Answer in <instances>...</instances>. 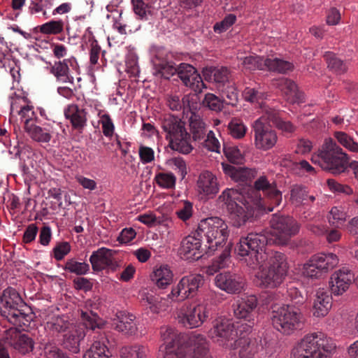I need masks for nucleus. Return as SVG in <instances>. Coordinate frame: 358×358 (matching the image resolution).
<instances>
[{"label": "nucleus", "mask_w": 358, "mask_h": 358, "mask_svg": "<svg viewBox=\"0 0 358 358\" xmlns=\"http://www.w3.org/2000/svg\"><path fill=\"white\" fill-rule=\"evenodd\" d=\"M334 137L341 145L348 151L358 153V143L348 134L344 131H335Z\"/></svg>", "instance_id": "nucleus-42"}, {"label": "nucleus", "mask_w": 358, "mask_h": 358, "mask_svg": "<svg viewBox=\"0 0 358 358\" xmlns=\"http://www.w3.org/2000/svg\"><path fill=\"white\" fill-rule=\"evenodd\" d=\"M48 325L50 330L57 333H67L72 329V327L76 326L64 317H57L53 319L52 322L48 323Z\"/></svg>", "instance_id": "nucleus-47"}, {"label": "nucleus", "mask_w": 358, "mask_h": 358, "mask_svg": "<svg viewBox=\"0 0 358 358\" xmlns=\"http://www.w3.org/2000/svg\"><path fill=\"white\" fill-rule=\"evenodd\" d=\"M169 164L174 170L178 171L182 179L185 177L187 174V166L185 162L182 157H173L169 160Z\"/></svg>", "instance_id": "nucleus-64"}, {"label": "nucleus", "mask_w": 358, "mask_h": 358, "mask_svg": "<svg viewBox=\"0 0 358 358\" xmlns=\"http://www.w3.org/2000/svg\"><path fill=\"white\" fill-rule=\"evenodd\" d=\"M210 308L206 303L190 306L187 311L179 316V322L184 327L193 329L200 327L209 317Z\"/></svg>", "instance_id": "nucleus-15"}, {"label": "nucleus", "mask_w": 358, "mask_h": 358, "mask_svg": "<svg viewBox=\"0 0 358 358\" xmlns=\"http://www.w3.org/2000/svg\"><path fill=\"white\" fill-rule=\"evenodd\" d=\"M209 73L219 88L234 80L231 71L227 67L214 68L210 69Z\"/></svg>", "instance_id": "nucleus-41"}, {"label": "nucleus", "mask_w": 358, "mask_h": 358, "mask_svg": "<svg viewBox=\"0 0 358 358\" xmlns=\"http://www.w3.org/2000/svg\"><path fill=\"white\" fill-rule=\"evenodd\" d=\"M215 283L217 287L229 294L240 293L243 289V279L229 272L220 273L215 276Z\"/></svg>", "instance_id": "nucleus-24"}, {"label": "nucleus", "mask_w": 358, "mask_h": 358, "mask_svg": "<svg viewBox=\"0 0 358 358\" xmlns=\"http://www.w3.org/2000/svg\"><path fill=\"white\" fill-rule=\"evenodd\" d=\"M332 299L323 289L317 290L313 304V315L322 317L327 315L331 308Z\"/></svg>", "instance_id": "nucleus-34"}, {"label": "nucleus", "mask_w": 358, "mask_h": 358, "mask_svg": "<svg viewBox=\"0 0 358 358\" xmlns=\"http://www.w3.org/2000/svg\"><path fill=\"white\" fill-rule=\"evenodd\" d=\"M236 252L241 257V260L251 268L255 269L261 266L270 254L266 248H238Z\"/></svg>", "instance_id": "nucleus-20"}, {"label": "nucleus", "mask_w": 358, "mask_h": 358, "mask_svg": "<svg viewBox=\"0 0 358 358\" xmlns=\"http://www.w3.org/2000/svg\"><path fill=\"white\" fill-rule=\"evenodd\" d=\"M236 21V16L234 14H229L220 22H217L214 25V31L218 34L224 32L229 29V27H231Z\"/></svg>", "instance_id": "nucleus-59"}, {"label": "nucleus", "mask_w": 358, "mask_h": 358, "mask_svg": "<svg viewBox=\"0 0 358 358\" xmlns=\"http://www.w3.org/2000/svg\"><path fill=\"white\" fill-rule=\"evenodd\" d=\"M224 171L232 180L238 182H248L251 181L257 174L255 169L234 165L223 164Z\"/></svg>", "instance_id": "nucleus-33"}, {"label": "nucleus", "mask_w": 358, "mask_h": 358, "mask_svg": "<svg viewBox=\"0 0 358 358\" xmlns=\"http://www.w3.org/2000/svg\"><path fill=\"white\" fill-rule=\"evenodd\" d=\"M273 85L282 92L289 102L292 103L305 102L304 94L299 90L293 80L287 78H280L274 80Z\"/></svg>", "instance_id": "nucleus-23"}, {"label": "nucleus", "mask_w": 358, "mask_h": 358, "mask_svg": "<svg viewBox=\"0 0 358 358\" xmlns=\"http://www.w3.org/2000/svg\"><path fill=\"white\" fill-rule=\"evenodd\" d=\"M338 256L332 252L318 253L311 257L303 265L304 275L310 278H320L338 264Z\"/></svg>", "instance_id": "nucleus-11"}, {"label": "nucleus", "mask_w": 358, "mask_h": 358, "mask_svg": "<svg viewBox=\"0 0 358 358\" xmlns=\"http://www.w3.org/2000/svg\"><path fill=\"white\" fill-rule=\"evenodd\" d=\"M80 316L83 321V324L87 329L94 330L96 327H98L97 320L99 319V316L97 314L94 313L92 311L87 312L81 310Z\"/></svg>", "instance_id": "nucleus-61"}, {"label": "nucleus", "mask_w": 358, "mask_h": 358, "mask_svg": "<svg viewBox=\"0 0 358 358\" xmlns=\"http://www.w3.org/2000/svg\"><path fill=\"white\" fill-rule=\"evenodd\" d=\"M263 64H264V61L261 57L255 55L246 57L243 61L244 68L250 71L261 69Z\"/></svg>", "instance_id": "nucleus-60"}, {"label": "nucleus", "mask_w": 358, "mask_h": 358, "mask_svg": "<svg viewBox=\"0 0 358 358\" xmlns=\"http://www.w3.org/2000/svg\"><path fill=\"white\" fill-rule=\"evenodd\" d=\"M1 303V315L9 322L22 327L29 322V315L24 310L27 305L14 288L8 287L3 292Z\"/></svg>", "instance_id": "nucleus-7"}, {"label": "nucleus", "mask_w": 358, "mask_h": 358, "mask_svg": "<svg viewBox=\"0 0 358 358\" xmlns=\"http://www.w3.org/2000/svg\"><path fill=\"white\" fill-rule=\"evenodd\" d=\"M202 104L204 107L216 112L221 111L223 108V101L212 93H207L205 95Z\"/></svg>", "instance_id": "nucleus-53"}, {"label": "nucleus", "mask_w": 358, "mask_h": 358, "mask_svg": "<svg viewBox=\"0 0 358 358\" xmlns=\"http://www.w3.org/2000/svg\"><path fill=\"white\" fill-rule=\"evenodd\" d=\"M240 243L241 246H243V244L247 246H279L282 242L280 238L273 235L268 237L262 234L250 233L246 237L241 238Z\"/></svg>", "instance_id": "nucleus-29"}, {"label": "nucleus", "mask_w": 358, "mask_h": 358, "mask_svg": "<svg viewBox=\"0 0 358 358\" xmlns=\"http://www.w3.org/2000/svg\"><path fill=\"white\" fill-rule=\"evenodd\" d=\"M233 345L229 349L240 348L239 355L241 358H250L257 352L255 343L244 336L236 339Z\"/></svg>", "instance_id": "nucleus-37"}, {"label": "nucleus", "mask_w": 358, "mask_h": 358, "mask_svg": "<svg viewBox=\"0 0 358 358\" xmlns=\"http://www.w3.org/2000/svg\"><path fill=\"white\" fill-rule=\"evenodd\" d=\"M182 83L191 88L196 93H200L206 87L201 76L196 69L190 64L182 63L177 68L176 72Z\"/></svg>", "instance_id": "nucleus-19"}, {"label": "nucleus", "mask_w": 358, "mask_h": 358, "mask_svg": "<svg viewBox=\"0 0 358 358\" xmlns=\"http://www.w3.org/2000/svg\"><path fill=\"white\" fill-rule=\"evenodd\" d=\"M152 279L158 287L164 289L172 282L173 274L166 266H161L154 271Z\"/></svg>", "instance_id": "nucleus-39"}, {"label": "nucleus", "mask_w": 358, "mask_h": 358, "mask_svg": "<svg viewBox=\"0 0 358 358\" xmlns=\"http://www.w3.org/2000/svg\"><path fill=\"white\" fill-rule=\"evenodd\" d=\"M64 269L78 275H82L89 271L90 265L85 262H78L71 259L66 262Z\"/></svg>", "instance_id": "nucleus-49"}, {"label": "nucleus", "mask_w": 358, "mask_h": 358, "mask_svg": "<svg viewBox=\"0 0 358 358\" xmlns=\"http://www.w3.org/2000/svg\"><path fill=\"white\" fill-rule=\"evenodd\" d=\"M264 65L270 71H276L280 73H287L294 69L292 63L280 58H267L264 60Z\"/></svg>", "instance_id": "nucleus-40"}, {"label": "nucleus", "mask_w": 358, "mask_h": 358, "mask_svg": "<svg viewBox=\"0 0 358 358\" xmlns=\"http://www.w3.org/2000/svg\"><path fill=\"white\" fill-rule=\"evenodd\" d=\"M122 358H146L145 348L142 345L124 346L120 350Z\"/></svg>", "instance_id": "nucleus-45"}, {"label": "nucleus", "mask_w": 358, "mask_h": 358, "mask_svg": "<svg viewBox=\"0 0 358 358\" xmlns=\"http://www.w3.org/2000/svg\"><path fill=\"white\" fill-rule=\"evenodd\" d=\"M354 273L348 268L343 267L335 271L329 278V289L334 296H341L348 290L352 280Z\"/></svg>", "instance_id": "nucleus-16"}, {"label": "nucleus", "mask_w": 358, "mask_h": 358, "mask_svg": "<svg viewBox=\"0 0 358 358\" xmlns=\"http://www.w3.org/2000/svg\"><path fill=\"white\" fill-rule=\"evenodd\" d=\"M269 124L264 112L262 116L252 124L254 145L258 150L268 151L272 149L278 142V134Z\"/></svg>", "instance_id": "nucleus-10"}, {"label": "nucleus", "mask_w": 358, "mask_h": 358, "mask_svg": "<svg viewBox=\"0 0 358 358\" xmlns=\"http://www.w3.org/2000/svg\"><path fill=\"white\" fill-rule=\"evenodd\" d=\"M64 23L62 20H50L38 27L40 32L47 35H57L62 33L64 30Z\"/></svg>", "instance_id": "nucleus-44"}, {"label": "nucleus", "mask_w": 358, "mask_h": 358, "mask_svg": "<svg viewBox=\"0 0 358 358\" xmlns=\"http://www.w3.org/2000/svg\"><path fill=\"white\" fill-rule=\"evenodd\" d=\"M102 132L106 137H111L114 133L115 127L108 114H103L101 116Z\"/></svg>", "instance_id": "nucleus-63"}, {"label": "nucleus", "mask_w": 358, "mask_h": 358, "mask_svg": "<svg viewBox=\"0 0 358 358\" xmlns=\"http://www.w3.org/2000/svg\"><path fill=\"white\" fill-rule=\"evenodd\" d=\"M178 66L171 61H168L158 57L154 62V74L156 76L169 79L172 76L176 73Z\"/></svg>", "instance_id": "nucleus-35"}, {"label": "nucleus", "mask_w": 358, "mask_h": 358, "mask_svg": "<svg viewBox=\"0 0 358 358\" xmlns=\"http://www.w3.org/2000/svg\"><path fill=\"white\" fill-rule=\"evenodd\" d=\"M5 341L22 354L28 353L34 349L33 340L28 335L21 334L17 328H10L5 331Z\"/></svg>", "instance_id": "nucleus-21"}, {"label": "nucleus", "mask_w": 358, "mask_h": 358, "mask_svg": "<svg viewBox=\"0 0 358 358\" xmlns=\"http://www.w3.org/2000/svg\"><path fill=\"white\" fill-rule=\"evenodd\" d=\"M257 306V299L250 295L238 299L234 304V313L237 318H255V310Z\"/></svg>", "instance_id": "nucleus-27"}, {"label": "nucleus", "mask_w": 358, "mask_h": 358, "mask_svg": "<svg viewBox=\"0 0 358 358\" xmlns=\"http://www.w3.org/2000/svg\"><path fill=\"white\" fill-rule=\"evenodd\" d=\"M345 217V213L341 208L334 206L329 212L328 220L330 224L338 227L344 223Z\"/></svg>", "instance_id": "nucleus-54"}, {"label": "nucleus", "mask_w": 358, "mask_h": 358, "mask_svg": "<svg viewBox=\"0 0 358 358\" xmlns=\"http://www.w3.org/2000/svg\"><path fill=\"white\" fill-rule=\"evenodd\" d=\"M229 134L235 138H241L245 136L247 127L243 122L236 118L232 119L228 125Z\"/></svg>", "instance_id": "nucleus-52"}, {"label": "nucleus", "mask_w": 358, "mask_h": 358, "mask_svg": "<svg viewBox=\"0 0 358 358\" xmlns=\"http://www.w3.org/2000/svg\"><path fill=\"white\" fill-rule=\"evenodd\" d=\"M189 127L194 141L205 139L208 134L206 124L200 116L194 113L189 117Z\"/></svg>", "instance_id": "nucleus-36"}, {"label": "nucleus", "mask_w": 358, "mask_h": 358, "mask_svg": "<svg viewBox=\"0 0 358 358\" xmlns=\"http://www.w3.org/2000/svg\"><path fill=\"white\" fill-rule=\"evenodd\" d=\"M227 224L218 217H210L201 220L196 231L185 237L181 246H201L203 240L206 243L212 244L213 239L225 229H227Z\"/></svg>", "instance_id": "nucleus-8"}, {"label": "nucleus", "mask_w": 358, "mask_h": 358, "mask_svg": "<svg viewBox=\"0 0 358 358\" xmlns=\"http://www.w3.org/2000/svg\"><path fill=\"white\" fill-rule=\"evenodd\" d=\"M115 252V251L107 248H100L98 250L94 252L90 259L92 269L94 271H100L106 268H110L115 271L118 266L113 257Z\"/></svg>", "instance_id": "nucleus-22"}, {"label": "nucleus", "mask_w": 358, "mask_h": 358, "mask_svg": "<svg viewBox=\"0 0 358 358\" xmlns=\"http://www.w3.org/2000/svg\"><path fill=\"white\" fill-rule=\"evenodd\" d=\"M198 192L204 196H213L219 191L217 178L211 172L201 173L197 181Z\"/></svg>", "instance_id": "nucleus-28"}, {"label": "nucleus", "mask_w": 358, "mask_h": 358, "mask_svg": "<svg viewBox=\"0 0 358 358\" xmlns=\"http://www.w3.org/2000/svg\"><path fill=\"white\" fill-rule=\"evenodd\" d=\"M49 65L50 66H48L47 69L55 77L57 81L62 83L73 84L74 78L71 75L70 67L73 69H78L77 60L75 57L64 59L55 62L54 64L49 63Z\"/></svg>", "instance_id": "nucleus-17"}, {"label": "nucleus", "mask_w": 358, "mask_h": 358, "mask_svg": "<svg viewBox=\"0 0 358 358\" xmlns=\"http://www.w3.org/2000/svg\"><path fill=\"white\" fill-rule=\"evenodd\" d=\"M161 125L172 150L182 154H188L192 150L190 135L186 131L185 124L180 118L166 115L162 120Z\"/></svg>", "instance_id": "nucleus-5"}, {"label": "nucleus", "mask_w": 358, "mask_h": 358, "mask_svg": "<svg viewBox=\"0 0 358 358\" xmlns=\"http://www.w3.org/2000/svg\"><path fill=\"white\" fill-rule=\"evenodd\" d=\"M25 131L34 141L39 143H48L55 134L54 124L45 122L37 124L34 122L29 127H27Z\"/></svg>", "instance_id": "nucleus-25"}, {"label": "nucleus", "mask_w": 358, "mask_h": 358, "mask_svg": "<svg viewBox=\"0 0 358 358\" xmlns=\"http://www.w3.org/2000/svg\"><path fill=\"white\" fill-rule=\"evenodd\" d=\"M108 353V349L104 343L100 341H95L84 354L83 358H100L103 355Z\"/></svg>", "instance_id": "nucleus-51"}, {"label": "nucleus", "mask_w": 358, "mask_h": 358, "mask_svg": "<svg viewBox=\"0 0 358 358\" xmlns=\"http://www.w3.org/2000/svg\"><path fill=\"white\" fill-rule=\"evenodd\" d=\"M64 115L74 129L81 131L86 126L87 112L76 104H71L64 110Z\"/></svg>", "instance_id": "nucleus-31"}, {"label": "nucleus", "mask_w": 358, "mask_h": 358, "mask_svg": "<svg viewBox=\"0 0 358 358\" xmlns=\"http://www.w3.org/2000/svg\"><path fill=\"white\" fill-rule=\"evenodd\" d=\"M223 150L225 156L231 163L238 164L243 159L242 152L236 146L224 145Z\"/></svg>", "instance_id": "nucleus-57"}, {"label": "nucleus", "mask_w": 358, "mask_h": 358, "mask_svg": "<svg viewBox=\"0 0 358 358\" xmlns=\"http://www.w3.org/2000/svg\"><path fill=\"white\" fill-rule=\"evenodd\" d=\"M308 191L301 185H293L291 189L290 198L292 202L296 204L303 203L307 200Z\"/></svg>", "instance_id": "nucleus-55"}, {"label": "nucleus", "mask_w": 358, "mask_h": 358, "mask_svg": "<svg viewBox=\"0 0 358 358\" xmlns=\"http://www.w3.org/2000/svg\"><path fill=\"white\" fill-rule=\"evenodd\" d=\"M17 115L24 123V130L34 122H38L33 106L27 104L24 99H15L11 102L9 121H15Z\"/></svg>", "instance_id": "nucleus-18"}, {"label": "nucleus", "mask_w": 358, "mask_h": 358, "mask_svg": "<svg viewBox=\"0 0 358 358\" xmlns=\"http://www.w3.org/2000/svg\"><path fill=\"white\" fill-rule=\"evenodd\" d=\"M44 355L46 358H70L66 352L51 343L44 346Z\"/></svg>", "instance_id": "nucleus-56"}, {"label": "nucleus", "mask_w": 358, "mask_h": 358, "mask_svg": "<svg viewBox=\"0 0 358 358\" xmlns=\"http://www.w3.org/2000/svg\"><path fill=\"white\" fill-rule=\"evenodd\" d=\"M270 225L273 233V234L278 238L282 240V244L279 246L285 245V238L287 236L294 235L299 231V223L292 217L284 216L280 214H273L270 220Z\"/></svg>", "instance_id": "nucleus-14"}, {"label": "nucleus", "mask_w": 358, "mask_h": 358, "mask_svg": "<svg viewBox=\"0 0 358 358\" xmlns=\"http://www.w3.org/2000/svg\"><path fill=\"white\" fill-rule=\"evenodd\" d=\"M335 349V344L327 337L309 334L294 346L291 358H327Z\"/></svg>", "instance_id": "nucleus-4"}, {"label": "nucleus", "mask_w": 358, "mask_h": 358, "mask_svg": "<svg viewBox=\"0 0 358 358\" xmlns=\"http://www.w3.org/2000/svg\"><path fill=\"white\" fill-rule=\"evenodd\" d=\"M192 213L193 205L189 201H184L182 206L176 211L178 217L184 222L188 220L192 216Z\"/></svg>", "instance_id": "nucleus-62"}, {"label": "nucleus", "mask_w": 358, "mask_h": 358, "mask_svg": "<svg viewBox=\"0 0 358 358\" xmlns=\"http://www.w3.org/2000/svg\"><path fill=\"white\" fill-rule=\"evenodd\" d=\"M327 67L336 74H343L348 70L346 63L332 52H326L323 55Z\"/></svg>", "instance_id": "nucleus-38"}, {"label": "nucleus", "mask_w": 358, "mask_h": 358, "mask_svg": "<svg viewBox=\"0 0 358 358\" xmlns=\"http://www.w3.org/2000/svg\"><path fill=\"white\" fill-rule=\"evenodd\" d=\"M85 336L83 328L80 325L72 327V329L64 335L63 346L69 352L77 354L80 352V342Z\"/></svg>", "instance_id": "nucleus-32"}, {"label": "nucleus", "mask_w": 358, "mask_h": 358, "mask_svg": "<svg viewBox=\"0 0 358 358\" xmlns=\"http://www.w3.org/2000/svg\"><path fill=\"white\" fill-rule=\"evenodd\" d=\"M220 89L223 96L227 99V104L236 106L238 101V90L235 82L233 80Z\"/></svg>", "instance_id": "nucleus-48"}, {"label": "nucleus", "mask_w": 358, "mask_h": 358, "mask_svg": "<svg viewBox=\"0 0 358 358\" xmlns=\"http://www.w3.org/2000/svg\"><path fill=\"white\" fill-rule=\"evenodd\" d=\"M178 252L181 259L189 262L199 260L204 255L200 248H179Z\"/></svg>", "instance_id": "nucleus-50"}, {"label": "nucleus", "mask_w": 358, "mask_h": 358, "mask_svg": "<svg viewBox=\"0 0 358 358\" xmlns=\"http://www.w3.org/2000/svg\"><path fill=\"white\" fill-rule=\"evenodd\" d=\"M136 317L129 313L120 311L115 315L113 324L117 331L127 336L135 334L138 330L135 322Z\"/></svg>", "instance_id": "nucleus-26"}, {"label": "nucleus", "mask_w": 358, "mask_h": 358, "mask_svg": "<svg viewBox=\"0 0 358 358\" xmlns=\"http://www.w3.org/2000/svg\"><path fill=\"white\" fill-rule=\"evenodd\" d=\"M213 338L227 348L233 347L237 337V333L231 320L225 317H218L213 322V328L210 330Z\"/></svg>", "instance_id": "nucleus-12"}, {"label": "nucleus", "mask_w": 358, "mask_h": 358, "mask_svg": "<svg viewBox=\"0 0 358 358\" xmlns=\"http://www.w3.org/2000/svg\"><path fill=\"white\" fill-rule=\"evenodd\" d=\"M323 170L334 175L345 173L350 167L358 180V162H350L349 155L332 138L325 139L317 155L311 158Z\"/></svg>", "instance_id": "nucleus-3"}, {"label": "nucleus", "mask_w": 358, "mask_h": 358, "mask_svg": "<svg viewBox=\"0 0 358 358\" xmlns=\"http://www.w3.org/2000/svg\"><path fill=\"white\" fill-rule=\"evenodd\" d=\"M267 266L262 268L256 276L260 280V285L266 288H275L285 280L288 264L285 255L280 252L270 250Z\"/></svg>", "instance_id": "nucleus-6"}, {"label": "nucleus", "mask_w": 358, "mask_h": 358, "mask_svg": "<svg viewBox=\"0 0 358 358\" xmlns=\"http://www.w3.org/2000/svg\"><path fill=\"white\" fill-rule=\"evenodd\" d=\"M161 336L166 344L164 358H211L203 339L188 342L185 334L171 327L162 329Z\"/></svg>", "instance_id": "nucleus-2"}, {"label": "nucleus", "mask_w": 358, "mask_h": 358, "mask_svg": "<svg viewBox=\"0 0 358 358\" xmlns=\"http://www.w3.org/2000/svg\"><path fill=\"white\" fill-rule=\"evenodd\" d=\"M262 191L264 196L270 201L271 207H267V212H271L274 206L280 205L282 201V193L274 182L271 183L266 176H260L255 182L254 188H250L246 195L237 189H227L220 196L221 201L224 202L231 214L239 217L238 225L241 226L246 221L245 208H258L266 210L265 201L261 196Z\"/></svg>", "instance_id": "nucleus-1"}, {"label": "nucleus", "mask_w": 358, "mask_h": 358, "mask_svg": "<svg viewBox=\"0 0 358 358\" xmlns=\"http://www.w3.org/2000/svg\"><path fill=\"white\" fill-rule=\"evenodd\" d=\"M156 183L164 189H173L176 187V177L171 172H160L155 177Z\"/></svg>", "instance_id": "nucleus-46"}, {"label": "nucleus", "mask_w": 358, "mask_h": 358, "mask_svg": "<svg viewBox=\"0 0 358 358\" xmlns=\"http://www.w3.org/2000/svg\"><path fill=\"white\" fill-rule=\"evenodd\" d=\"M203 283V277L200 274H193L183 277L177 287L172 289L169 298H178V301H183L189 297L194 296L199 288Z\"/></svg>", "instance_id": "nucleus-13"}, {"label": "nucleus", "mask_w": 358, "mask_h": 358, "mask_svg": "<svg viewBox=\"0 0 358 358\" xmlns=\"http://www.w3.org/2000/svg\"><path fill=\"white\" fill-rule=\"evenodd\" d=\"M265 117L268 122L272 123L278 129L280 130L285 134H292L296 129V127L290 122L284 120L280 117V113L268 106L263 108Z\"/></svg>", "instance_id": "nucleus-30"}, {"label": "nucleus", "mask_w": 358, "mask_h": 358, "mask_svg": "<svg viewBox=\"0 0 358 358\" xmlns=\"http://www.w3.org/2000/svg\"><path fill=\"white\" fill-rule=\"evenodd\" d=\"M271 321L276 330L283 334L290 335L303 328L306 318L299 308L286 306L273 311Z\"/></svg>", "instance_id": "nucleus-9"}, {"label": "nucleus", "mask_w": 358, "mask_h": 358, "mask_svg": "<svg viewBox=\"0 0 358 358\" xmlns=\"http://www.w3.org/2000/svg\"><path fill=\"white\" fill-rule=\"evenodd\" d=\"M243 96L248 102L261 104L266 94L260 87H246L243 91Z\"/></svg>", "instance_id": "nucleus-43"}, {"label": "nucleus", "mask_w": 358, "mask_h": 358, "mask_svg": "<svg viewBox=\"0 0 358 358\" xmlns=\"http://www.w3.org/2000/svg\"><path fill=\"white\" fill-rule=\"evenodd\" d=\"M327 183L329 189L334 193L350 195L353 192L350 186L341 184L334 179H328Z\"/></svg>", "instance_id": "nucleus-58"}]
</instances>
